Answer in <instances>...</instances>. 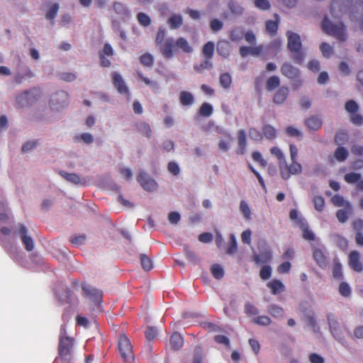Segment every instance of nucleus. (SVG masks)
Returning a JSON list of instances; mask_svg holds the SVG:
<instances>
[{"label": "nucleus", "mask_w": 363, "mask_h": 363, "mask_svg": "<svg viewBox=\"0 0 363 363\" xmlns=\"http://www.w3.org/2000/svg\"><path fill=\"white\" fill-rule=\"evenodd\" d=\"M279 169L281 177L284 180L289 179L292 175L302 172V165L297 160L291 161L290 164H288L285 160L281 164H279Z\"/></svg>", "instance_id": "0eeeda50"}, {"label": "nucleus", "mask_w": 363, "mask_h": 363, "mask_svg": "<svg viewBox=\"0 0 363 363\" xmlns=\"http://www.w3.org/2000/svg\"><path fill=\"white\" fill-rule=\"evenodd\" d=\"M223 23L217 18H213L210 22V28L213 32H218L223 28Z\"/></svg>", "instance_id": "338daca9"}, {"label": "nucleus", "mask_w": 363, "mask_h": 363, "mask_svg": "<svg viewBox=\"0 0 363 363\" xmlns=\"http://www.w3.org/2000/svg\"><path fill=\"white\" fill-rule=\"evenodd\" d=\"M113 84L118 92L121 94H129V90L123 79L118 73L114 72L112 74Z\"/></svg>", "instance_id": "dca6fc26"}, {"label": "nucleus", "mask_w": 363, "mask_h": 363, "mask_svg": "<svg viewBox=\"0 0 363 363\" xmlns=\"http://www.w3.org/2000/svg\"><path fill=\"white\" fill-rule=\"evenodd\" d=\"M304 125L308 131H317L321 128L323 121L320 117L313 115L304 120Z\"/></svg>", "instance_id": "2eb2a0df"}, {"label": "nucleus", "mask_w": 363, "mask_h": 363, "mask_svg": "<svg viewBox=\"0 0 363 363\" xmlns=\"http://www.w3.org/2000/svg\"><path fill=\"white\" fill-rule=\"evenodd\" d=\"M179 101L183 106H191L194 101V98L191 93L182 91L179 94Z\"/></svg>", "instance_id": "473e14b6"}, {"label": "nucleus", "mask_w": 363, "mask_h": 363, "mask_svg": "<svg viewBox=\"0 0 363 363\" xmlns=\"http://www.w3.org/2000/svg\"><path fill=\"white\" fill-rule=\"evenodd\" d=\"M289 89L286 86H281L275 92L273 101L276 104H282L288 97Z\"/></svg>", "instance_id": "aec40b11"}, {"label": "nucleus", "mask_w": 363, "mask_h": 363, "mask_svg": "<svg viewBox=\"0 0 363 363\" xmlns=\"http://www.w3.org/2000/svg\"><path fill=\"white\" fill-rule=\"evenodd\" d=\"M339 293L345 297H348L351 294V289L346 282H341L339 286Z\"/></svg>", "instance_id": "680f3d73"}, {"label": "nucleus", "mask_w": 363, "mask_h": 363, "mask_svg": "<svg viewBox=\"0 0 363 363\" xmlns=\"http://www.w3.org/2000/svg\"><path fill=\"white\" fill-rule=\"evenodd\" d=\"M270 259H271V255L269 252L266 255H259L257 254H255L253 255V261L257 264H261L266 263Z\"/></svg>", "instance_id": "13d9d810"}, {"label": "nucleus", "mask_w": 363, "mask_h": 363, "mask_svg": "<svg viewBox=\"0 0 363 363\" xmlns=\"http://www.w3.org/2000/svg\"><path fill=\"white\" fill-rule=\"evenodd\" d=\"M274 18H276V21L269 20L266 22V30L272 35H274L277 34L279 27L278 14H274Z\"/></svg>", "instance_id": "c85d7f7f"}, {"label": "nucleus", "mask_w": 363, "mask_h": 363, "mask_svg": "<svg viewBox=\"0 0 363 363\" xmlns=\"http://www.w3.org/2000/svg\"><path fill=\"white\" fill-rule=\"evenodd\" d=\"M321 27L323 30L329 35L335 37L340 42L347 39L345 26L342 22L334 23L329 21L325 16L322 21Z\"/></svg>", "instance_id": "20e7f679"}, {"label": "nucleus", "mask_w": 363, "mask_h": 363, "mask_svg": "<svg viewBox=\"0 0 363 363\" xmlns=\"http://www.w3.org/2000/svg\"><path fill=\"white\" fill-rule=\"evenodd\" d=\"M280 85V79L277 76L270 77L266 83V88L268 91H273Z\"/></svg>", "instance_id": "c9c22d12"}, {"label": "nucleus", "mask_w": 363, "mask_h": 363, "mask_svg": "<svg viewBox=\"0 0 363 363\" xmlns=\"http://www.w3.org/2000/svg\"><path fill=\"white\" fill-rule=\"evenodd\" d=\"M320 50L323 55L327 58H329L333 53V48L327 43H323L320 45Z\"/></svg>", "instance_id": "864d4df0"}, {"label": "nucleus", "mask_w": 363, "mask_h": 363, "mask_svg": "<svg viewBox=\"0 0 363 363\" xmlns=\"http://www.w3.org/2000/svg\"><path fill=\"white\" fill-rule=\"evenodd\" d=\"M238 148L236 150L238 155H244L246 152L247 139L246 133L244 130H240L238 133Z\"/></svg>", "instance_id": "412c9836"}, {"label": "nucleus", "mask_w": 363, "mask_h": 363, "mask_svg": "<svg viewBox=\"0 0 363 363\" xmlns=\"http://www.w3.org/2000/svg\"><path fill=\"white\" fill-rule=\"evenodd\" d=\"M86 238L85 235H75L71 238L70 241L74 245L80 246L85 243Z\"/></svg>", "instance_id": "e2e57ef3"}, {"label": "nucleus", "mask_w": 363, "mask_h": 363, "mask_svg": "<svg viewBox=\"0 0 363 363\" xmlns=\"http://www.w3.org/2000/svg\"><path fill=\"white\" fill-rule=\"evenodd\" d=\"M362 177L361 174L356 172H350L345 175L344 179L348 184L357 183Z\"/></svg>", "instance_id": "49530a36"}, {"label": "nucleus", "mask_w": 363, "mask_h": 363, "mask_svg": "<svg viewBox=\"0 0 363 363\" xmlns=\"http://www.w3.org/2000/svg\"><path fill=\"white\" fill-rule=\"evenodd\" d=\"M59 174L67 182L72 183L74 184H86V182L82 180L79 176L75 173H68L65 171H60Z\"/></svg>", "instance_id": "5701e85b"}, {"label": "nucleus", "mask_w": 363, "mask_h": 363, "mask_svg": "<svg viewBox=\"0 0 363 363\" xmlns=\"http://www.w3.org/2000/svg\"><path fill=\"white\" fill-rule=\"evenodd\" d=\"M211 60L206 59L200 65H194V69L197 72H202L205 69H211L213 67L212 63L210 62Z\"/></svg>", "instance_id": "09e8293b"}, {"label": "nucleus", "mask_w": 363, "mask_h": 363, "mask_svg": "<svg viewBox=\"0 0 363 363\" xmlns=\"http://www.w3.org/2000/svg\"><path fill=\"white\" fill-rule=\"evenodd\" d=\"M219 81H220V84L224 89H228L230 87V85L232 84V77L228 72H225V73L220 74Z\"/></svg>", "instance_id": "c03bdc74"}, {"label": "nucleus", "mask_w": 363, "mask_h": 363, "mask_svg": "<svg viewBox=\"0 0 363 363\" xmlns=\"http://www.w3.org/2000/svg\"><path fill=\"white\" fill-rule=\"evenodd\" d=\"M228 8L231 13L235 15H241L244 11V9L235 0L229 1Z\"/></svg>", "instance_id": "e433bc0d"}, {"label": "nucleus", "mask_w": 363, "mask_h": 363, "mask_svg": "<svg viewBox=\"0 0 363 363\" xmlns=\"http://www.w3.org/2000/svg\"><path fill=\"white\" fill-rule=\"evenodd\" d=\"M211 272L213 276L217 279H220L223 278L224 276V270L223 267L218 264L212 265L211 268Z\"/></svg>", "instance_id": "8fccbe9b"}, {"label": "nucleus", "mask_w": 363, "mask_h": 363, "mask_svg": "<svg viewBox=\"0 0 363 363\" xmlns=\"http://www.w3.org/2000/svg\"><path fill=\"white\" fill-rule=\"evenodd\" d=\"M350 13L351 21H357L363 17V1L352 4V0H333L330 14L334 18H340L344 13Z\"/></svg>", "instance_id": "f03ea898"}, {"label": "nucleus", "mask_w": 363, "mask_h": 363, "mask_svg": "<svg viewBox=\"0 0 363 363\" xmlns=\"http://www.w3.org/2000/svg\"><path fill=\"white\" fill-rule=\"evenodd\" d=\"M268 312L274 318H281L284 315V311L282 308L277 305H271L269 306Z\"/></svg>", "instance_id": "ea45409f"}, {"label": "nucleus", "mask_w": 363, "mask_h": 363, "mask_svg": "<svg viewBox=\"0 0 363 363\" xmlns=\"http://www.w3.org/2000/svg\"><path fill=\"white\" fill-rule=\"evenodd\" d=\"M288 44L287 47L289 51L293 54V59L295 62L301 64L304 58L302 52V44L299 35L291 31L287 32Z\"/></svg>", "instance_id": "39448f33"}, {"label": "nucleus", "mask_w": 363, "mask_h": 363, "mask_svg": "<svg viewBox=\"0 0 363 363\" xmlns=\"http://www.w3.org/2000/svg\"><path fill=\"white\" fill-rule=\"evenodd\" d=\"M245 312L248 315H255L259 313L258 308L250 303H246L245 305Z\"/></svg>", "instance_id": "69168bd1"}, {"label": "nucleus", "mask_w": 363, "mask_h": 363, "mask_svg": "<svg viewBox=\"0 0 363 363\" xmlns=\"http://www.w3.org/2000/svg\"><path fill=\"white\" fill-rule=\"evenodd\" d=\"M203 359L202 349L197 346L194 349V358L192 363H201Z\"/></svg>", "instance_id": "774afa93"}, {"label": "nucleus", "mask_w": 363, "mask_h": 363, "mask_svg": "<svg viewBox=\"0 0 363 363\" xmlns=\"http://www.w3.org/2000/svg\"><path fill=\"white\" fill-rule=\"evenodd\" d=\"M270 153L277 158L278 164H281L286 160L284 153L279 147L274 146L271 147Z\"/></svg>", "instance_id": "a18cd8bd"}, {"label": "nucleus", "mask_w": 363, "mask_h": 363, "mask_svg": "<svg viewBox=\"0 0 363 363\" xmlns=\"http://www.w3.org/2000/svg\"><path fill=\"white\" fill-rule=\"evenodd\" d=\"M141 64L145 67H151L154 63V58L150 53H145L140 57Z\"/></svg>", "instance_id": "3c124183"}, {"label": "nucleus", "mask_w": 363, "mask_h": 363, "mask_svg": "<svg viewBox=\"0 0 363 363\" xmlns=\"http://www.w3.org/2000/svg\"><path fill=\"white\" fill-rule=\"evenodd\" d=\"M298 225L302 230L303 238L308 241H313L315 240V235L311 230L309 229L308 223L306 220H299Z\"/></svg>", "instance_id": "6ab92c4d"}, {"label": "nucleus", "mask_w": 363, "mask_h": 363, "mask_svg": "<svg viewBox=\"0 0 363 363\" xmlns=\"http://www.w3.org/2000/svg\"><path fill=\"white\" fill-rule=\"evenodd\" d=\"M331 201L335 206L337 207H345L347 203H350L349 201H345L343 196L339 194L334 195L331 199Z\"/></svg>", "instance_id": "4d7b16f0"}, {"label": "nucleus", "mask_w": 363, "mask_h": 363, "mask_svg": "<svg viewBox=\"0 0 363 363\" xmlns=\"http://www.w3.org/2000/svg\"><path fill=\"white\" fill-rule=\"evenodd\" d=\"M348 264L351 269L357 272L363 270L361 255L357 250H352L348 255Z\"/></svg>", "instance_id": "ddd939ff"}, {"label": "nucleus", "mask_w": 363, "mask_h": 363, "mask_svg": "<svg viewBox=\"0 0 363 363\" xmlns=\"http://www.w3.org/2000/svg\"><path fill=\"white\" fill-rule=\"evenodd\" d=\"M217 52L221 57L226 58L230 53V45L228 41H220L217 44Z\"/></svg>", "instance_id": "393cba45"}, {"label": "nucleus", "mask_w": 363, "mask_h": 363, "mask_svg": "<svg viewBox=\"0 0 363 363\" xmlns=\"http://www.w3.org/2000/svg\"><path fill=\"white\" fill-rule=\"evenodd\" d=\"M262 130L263 138L265 137L268 140H274L277 137L276 128L269 124L264 125Z\"/></svg>", "instance_id": "cd10ccee"}, {"label": "nucleus", "mask_w": 363, "mask_h": 363, "mask_svg": "<svg viewBox=\"0 0 363 363\" xmlns=\"http://www.w3.org/2000/svg\"><path fill=\"white\" fill-rule=\"evenodd\" d=\"M213 106L208 103H203L199 108V115L203 117H209L213 113Z\"/></svg>", "instance_id": "37998d69"}, {"label": "nucleus", "mask_w": 363, "mask_h": 363, "mask_svg": "<svg viewBox=\"0 0 363 363\" xmlns=\"http://www.w3.org/2000/svg\"><path fill=\"white\" fill-rule=\"evenodd\" d=\"M253 322L259 325L268 326L271 324V319L267 315H259L254 318Z\"/></svg>", "instance_id": "5fc2aeb1"}, {"label": "nucleus", "mask_w": 363, "mask_h": 363, "mask_svg": "<svg viewBox=\"0 0 363 363\" xmlns=\"http://www.w3.org/2000/svg\"><path fill=\"white\" fill-rule=\"evenodd\" d=\"M113 8L114 9V11L122 16H129V11L128 9L127 6L119 1H115L113 4Z\"/></svg>", "instance_id": "7c9ffc66"}, {"label": "nucleus", "mask_w": 363, "mask_h": 363, "mask_svg": "<svg viewBox=\"0 0 363 363\" xmlns=\"http://www.w3.org/2000/svg\"><path fill=\"white\" fill-rule=\"evenodd\" d=\"M60 6L58 4H53L49 10L45 13V18L50 21V24L53 26L55 24V18L59 11Z\"/></svg>", "instance_id": "c756f323"}, {"label": "nucleus", "mask_w": 363, "mask_h": 363, "mask_svg": "<svg viewBox=\"0 0 363 363\" xmlns=\"http://www.w3.org/2000/svg\"><path fill=\"white\" fill-rule=\"evenodd\" d=\"M65 329L62 328L60 330L58 356L55 358L53 363H71L72 358V349L74 345V340L65 336Z\"/></svg>", "instance_id": "7ed1b4c3"}, {"label": "nucleus", "mask_w": 363, "mask_h": 363, "mask_svg": "<svg viewBox=\"0 0 363 363\" xmlns=\"http://www.w3.org/2000/svg\"><path fill=\"white\" fill-rule=\"evenodd\" d=\"M118 348L121 357L125 362H131L134 360L133 346L130 340L125 335L123 334L120 336L118 342Z\"/></svg>", "instance_id": "423d86ee"}, {"label": "nucleus", "mask_w": 363, "mask_h": 363, "mask_svg": "<svg viewBox=\"0 0 363 363\" xmlns=\"http://www.w3.org/2000/svg\"><path fill=\"white\" fill-rule=\"evenodd\" d=\"M334 156L337 161L343 162L348 157V151L343 147H338L335 151Z\"/></svg>", "instance_id": "58836bf2"}, {"label": "nucleus", "mask_w": 363, "mask_h": 363, "mask_svg": "<svg viewBox=\"0 0 363 363\" xmlns=\"http://www.w3.org/2000/svg\"><path fill=\"white\" fill-rule=\"evenodd\" d=\"M281 72L283 75L289 79H296L299 75L298 69L288 62H285L282 65L281 67Z\"/></svg>", "instance_id": "a211bd4d"}, {"label": "nucleus", "mask_w": 363, "mask_h": 363, "mask_svg": "<svg viewBox=\"0 0 363 363\" xmlns=\"http://www.w3.org/2000/svg\"><path fill=\"white\" fill-rule=\"evenodd\" d=\"M315 208L318 211H322L325 207L324 199L320 196H316L313 199Z\"/></svg>", "instance_id": "0e129e2a"}, {"label": "nucleus", "mask_w": 363, "mask_h": 363, "mask_svg": "<svg viewBox=\"0 0 363 363\" xmlns=\"http://www.w3.org/2000/svg\"><path fill=\"white\" fill-rule=\"evenodd\" d=\"M138 131L143 136L150 138L152 137V131L150 125L145 122H142L137 124Z\"/></svg>", "instance_id": "2f4dec72"}, {"label": "nucleus", "mask_w": 363, "mask_h": 363, "mask_svg": "<svg viewBox=\"0 0 363 363\" xmlns=\"http://www.w3.org/2000/svg\"><path fill=\"white\" fill-rule=\"evenodd\" d=\"M170 345L174 350H179L183 347L184 340L178 333H174L170 337Z\"/></svg>", "instance_id": "a878e982"}, {"label": "nucleus", "mask_w": 363, "mask_h": 363, "mask_svg": "<svg viewBox=\"0 0 363 363\" xmlns=\"http://www.w3.org/2000/svg\"><path fill=\"white\" fill-rule=\"evenodd\" d=\"M164 38L165 30L162 28H160L156 35L155 43L157 45H160V50L164 58H172L174 54L179 50L187 54L193 52L192 47L189 45L186 38L179 37L177 40H174L172 38H169L164 41Z\"/></svg>", "instance_id": "f257e3e1"}, {"label": "nucleus", "mask_w": 363, "mask_h": 363, "mask_svg": "<svg viewBox=\"0 0 363 363\" xmlns=\"http://www.w3.org/2000/svg\"><path fill=\"white\" fill-rule=\"evenodd\" d=\"M244 31L241 28L237 27L233 29L230 33V38L232 41L238 42L242 39Z\"/></svg>", "instance_id": "79ce46f5"}, {"label": "nucleus", "mask_w": 363, "mask_h": 363, "mask_svg": "<svg viewBox=\"0 0 363 363\" xmlns=\"http://www.w3.org/2000/svg\"><path fill=\"white\" fill-rule=\"evenodd\" d=\"M18 233L21 235V241L27 251L30 252L34 249L33 240L31 237L27 235V228L21 223L18 225V231H15L14 234Z\"/></svg>", "instance_id": "f8f14e48"}, {"label": "nucleus", "mask_w": 363, "mask_h": 363, "mask_svg": "<svg viewBox=\"0 0 363 363\" xmlns=\"http://www.w3.org/2000/svg\"><path fill=\"white\" fill-rule=\"evenodd\" d=\"M249 136L251 140L255 141H260L263 139L262 131L260 132L259 130L254 128H250Z\"/></svg>", "instance_id": "bf43d9fd"}, {"label": "nucleus", "mask_w": 363, "mask_h": 363, "mask_svg": "<svg viewBox=\"0 0 363 363\" xmlns=\"http://www.w3.org/2000/svg\"><path fill=\"white\" fill-rule=\"evenodd\" d=\"M34 74L33 72L30 69V68L26 67L23 73L19 72L16 75L14 80L16 83L21 84L24 79L32 78Z\"/></svg>", "instance_id": "4c0bfd02"}, {"label": "nucleus", "mask_w": 363, "mask_h": 363, "mask_svg": "<svg viewBox=\"0 0 363 363\" xmlns=\"http://www.w3.org/2000/svg\"><path fill=\"white\" fill-rule=\"evenodd\" d=\"M313 257L320 268L325 269L327 267L328 264V257L325 252L322 249L314 247L313 249Z\"/></svg>", "instance_id": "f3484780"}, {"label": "nucleus", "mask_w": 363, "mask_h": 363, "mask_svg": "<svg viewBox=\"0 0 363 363\" xmlns=\"http://www.w3.org/2000/svg\"><path fill=\"white\" fill-rule=\"evenodd\" d=\"M240 208L245 218L247 220H250L251 218V211L249 207V205L245 201L242 200L240 201Z\"/></svg>", "instance_id": "603ef678"}, {"label": "nucleus", "mask_w": 363, "mask_h": 363, "mask_svg": "<svg viewBox=\"0 0 363 363\" xmlns=\"http://www.w3.org/2000/svg\"><path fill=\"white\" fill-rule=\"evenodd\" d=\"M328 321L330 327V330L333 337L339 342H342L345 340V337L340 326V324L334 315H328Z\"/></svg>", "instance_id": "9d476101"}, {"label": "nucleus", "mask_w": 363, "mask_h": 363, "mask_svg": "<svg viewBox=\"0 0 363 363\" xmlns=\"http://www.w3.org/2000/svg\"><path fill=\"white\" fill-rule=\"evenodd\" d=\"M267 286L274 295L279 294L285 291V286L279 279H273L268 282Z\"/></svg>", "instance_id": "4be33fe9"}, {"label": "nucleus", "mask_w": 363, "mask_h": 363, "mask_svg": "<svg viewBox=\"0 0 363 363\" xmlns=\"http://www.w3.org/2000/svg\"><path fill=\"white\" fill-rule=\"evenodd\" d=\"M82 289L86 297L90 299L96 304H100L102 302L103 291L89 284H82Z\"/></svg>", "instance_id": "1a4fd4ad"}, {"label": "nucleus", "mask_w": 363, "mask_h": 363, "mask_svg": "<svg viewBox=\"0 0 363 363\" xmlns=\"http://www.w3.org/2000/svg\"><path fill=\"white\" fill-rule=\"evenodd\" d=\"M359 106L354 100H350L345 104V110L350 113V120L356 125L363 124V117L357 113Z\"/></svg>", "instance_id": "6e6552de"}, {"label": "nucleus", "mask_w": 363, "mask_h": 363, "mask_svg": "<svg viewBox=\"0 0 363 363\" xmlns=\"http://www.w3.org/2000/svg\"><path fill=\"white\" fill-rule=\"evenodd\" d=\"M272 272V269L269 265H264L260 269L259 276L262 279L267 280L271 277Z\"/></svg>", "instance_id": "6e6d98bb"}, {"label": "nucleus", "mask_w": 363, "mask_h": 363, "mask_svg": "<svg viewBox=\"0 0 363 363\" xmlns=\"http://www.w3.org/2000/svg\"><path fill=\"white\" fill-rule=\"evenodd\" d=\"M238 249V244L235 235L233 233L230 235V241L226 248V254L233 255L236 252Z\"/></svg>", "instance_id": "f704fd0d"}, {"label": "nucleus", "mask_w": 363, "mask_h": 363, "mask_svg": "<svg viewBox=\"0 0 363 363\" xmlns=\"http://www.w3.org/2000/svg\"><path fill=\"white\" fill-rule=\"evenodd\" d=\"M215 50V45L213 42H207L203 47L202 53L206 59L211 60Z\"/></svg>", "instance_id": "72a5a7b5"}, {"label": "nucleus", "mask_w": 363, "mask_h": 363, "mask_svg": "<svg viewBox=\"0 0 363 363\" xmlns=\"http://www.w3.org/2000/svg\"><path fill=\"white\" fill-rule=\"evenodd\" d=\"M352 212V206L350 203H347L346 206L342 209H339L336 213V216L338 220L343 223H345L348 218V215Z\"/></svg>", "instance_id": "b1692460"}, {"label": "nucleus", "mask_w": 363, "mask_h": 363, "mask_svg": "<svg viewBox=\"0 0 363 363\" xmlns=\"http://www.w3.org/2000/svg\"><path fill=\"white\" fill-rule=\"evenodd\" d=\"M137 179L145 190L151 191L157 188L156 182L144 172L138 174Z\"/></svg>", "instance_id": "4468645a"}, {"label": "nucleus", "mask_w": 363, "mask_h": 363, "mask_svg": "<svg viewBox=\"0 0 363 363\" xmlns=\"http://www.w3.org/2000/svg\"><path fill=\"white\" fill-rule=\"evenodd\" d=\"M31 96H40V91L38 90L37 89H34L33 90H30L29 91H26L25 92L24 94H21V96H19L18 97V101H21V100H26V101H29L30 100V97Z\"/></svg>", "instance_id": "052dcab7"}, {"label": "nucleus", "mask_w": 363, "mask_h": 363, "mask_svg": "<svg viewBox=\"0 0 363 363\" xmlns=\"http://www.w3.org/2000/svg\"><path fill=\"white\" fill-rule=\"evenodd\" d=\"M137 20L140 25L144 27H147L151 23L150 16L143 12H140L137 14Z\"/></svg>", "instance_id": "de8ad7c7"}, {"label": "nucleus", "mask_w": 363, "mask_h": 363, "mask_svg": "<svg viewBox=\"0 0 363 363\" xmlns=\"http://www.w3.org/2000/svg\"><path fill=\"white\" fill-rule=\"evenodd\" d=\"M167 23L171 29H177L182 26L183 18L179 14H173L169 18Z\"/></svg>", "instance_id": "bb28decb"}, {"label": "nucleus", "mask_w": 363, "mask_h": 363, "mask_svg": "<svg viewBox=\"0 0 363 363\" xmlns=\"http://www.w3.org/2000/svg\"><path fill=\"white\" fill-rule=\"evenodd\" d=\"M140 263L142 267L145 271H150L152 269V261L145 254H141L140 256Z\"/></svg>", "instance_id": "a19ab883"}, {"label": "nucleus", "mask_w": 363, "mask_h": 363, "mask_svg": "<svg viewBox=\"0 0 363 363\" xmlns=\"http://www.w3.org/2000/svg\"><path fill=\"white\" fill-rule=\"evenodd\" d=\"M50 104L52 109L60 111L67 105V94L65 91H58L54 94L51 97Z\"/></svg>", "instance_id": "9b49d317"}]
</instances>
